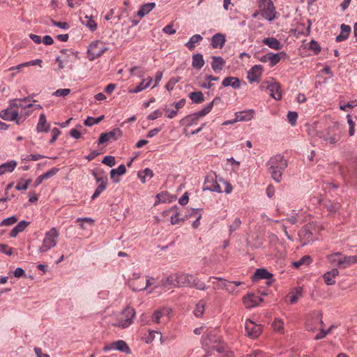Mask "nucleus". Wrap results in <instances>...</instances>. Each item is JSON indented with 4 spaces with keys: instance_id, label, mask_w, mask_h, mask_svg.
I'll return each mask as SVG.
<instances>
[{
    "instance_id": "obj_39",
    "label": "nucleus",
    "mask_w": 357,
    "mask_h": 357,
    "mask_svg": "<svg viewBox=\"0 0 357 357\" xmlns=\"http://www.w3.org/2000/svg\"><path fill=\"white\" fill-rule=\"evenodd\" d=\"M178 208L176 206H174L172 207L169 210V213H172L171 215V222L172 225H176L180 222L181 220H182V218H179L180 213L178 211Z\"/></svg>"
},
{
    "instance_id": "obj_33",
    "label": "nucleus",
    "mask_w": 357,
    "mask_h": 357,
    "mask_svg": "<svg viewBox=\"0 0 357 357\" xmlns=\"http://www.w3.org/2000/svg\"><path fill=\"white\" fill-rule=\"evenodd\" d=\"M222 84L225 87L231 86L234 89H238L240 87V81L236 77H227L223 79Z\"/></svg>"
},
{
    "instance_id": "obj_37",
    "label": "nucleus",
    "mask_w": 357,
    "mask_h": 357,
    "mask_svg": "<svg viewBox=\"0 0 357 357\" xmlns=\"http://www.w3.org/2000/svg\"><path fill=\"white\" fill-rule=\"evenodd\" d=\"M36 129L38 132H48L49 126L47 125L46 117L44 114L40 115Z\"/></svg>"
},
{
    "instance_id": "obj_28",
    "label": "nucleus",
    "mask_w": 357,
    "mask_h": 357,
    "mask_svg": "<svg viewBox=\"0 0 357 357\" xmlns=\"http://www.w3.org/2000/svg\"><path fill=\"white\" fill-rule=\"evenodd\" d=\"M152 80L153 79L151 77H148L146 79H144L137 87L134 89H129V93H139L146 89L151 85Z\"/></svg>"
},
{
    "instance_id": "obj_29",
    "label": "nucleus",
    "mask_w": 357,
    "mask_h": 357,
    "mask_svg": "<svg viewBox=\"0 0 357 357\" xmlns=\"http://www.w3.org/2000/svg\"><path fill=\"white\" fill-rule=\"evenodd\" d=\"M211 67L215 73L221 71L225 64V61L220 56H213Z\"/></svg>"
},
{
    "instance_id": "obj_54",
    "label": "nucleus",
    "mask_w": 357,
    "mask_h": 357,
    "mask_svg": "<svg viewBox=\"0 0 357 357\" xmlns=\"http://www.w3.org/2000/svg\"><path fill=\"white\" fill-rule=\"evenodd\" d=\"M241 221L239 218H235L233 222L229 225V234H232L234 231L238 229L241 227Z\"/></svg>"
},
{
    "instance_id": "obj_53",
    "label": "nucleus",
    "mask_w": 357,
    "mask_h": 357,
    "mask_svg": "<svg viewBox=\"0 0 357 357\" xmlns=\"http://www.w3.org/2000/svg\"><path fill=\"white\" fill-rule=\"evenodd\" d=\"M76 222L79 223L82 229H86L85 224H89L91 226L93 225V220L90 218H77Z\"/></svg>"
},
{
    "instance_id": "obj_6",
    "label": "nucleus",
    "mask_w": 357,
    "mask_h": 357,
    "mask_svg": "<svg viewBox=\"0 0 357 357\" xmlns=\"http://www.w3.org/2000/svg\"><path fill=\"white\" fill-rule=\"evenodd\" d=\"M59 236V233L55 227H52L50 230L46 231L43 243L39 248L40 252H46L54 248L57 244Z\"/></svg>"
},
{
    "instance_id": "obj_18",
    "label": "nucleus",
    "mask_w": 357,
    "mask_h": 357,
    "mask_svg": "<svg viewBox=\"0 0 357 357\" xmlns=\"http://www.w3.org/2000/svg\"><path fill=\"white\" fill-rule=\"evenodd\" d=\"M74 56V54L69 50H61L60 55L56 57V61L58 63L59 69H63L68 63L69 59Z\"/></svg>"
},
{
    "instance_id": "obj_3",
    "label": "nucleus",
    "mask_w": 357,
    "mask_h": 357,
    "mask_svg": "<svg viewBox=\"0 0 357 357\" xmlns=\"http://www.w3.org/2000/svg\"><path fill=\"white\" fill-rule=\"evenodd\" d=\"M287 165V161L280 154L271 157L267 162L268 173L278 183L282 181V174Z\"/></svg>"
},
{
    "instance_id": "obj_30",
    "label": "nucleus",
    "mask_w": 357,
    "mask_h": 357,
    "mask_svg": "<svg viewBox=\"0 0 357 357\" xmlns=\"http://www.w3.org/2000/svg\"><path fill=\"white\" fill-rule=\"evenodd\" d=\"M339 271L337 268H333L331 271L326 273L324 275L325 282L328 285L333 284L335 282V278L338 275Z\"/></svg>"
},
{
    "instance_id": "obj_52",
    "label": "nucleus",
    "mask_w": 357,
    "mask_h": 357,
    "mask_svg": "<svg viewBox=\"0 0 357 357\" xmlns=\"http://www.w3.org/2000/svg\"><path fill=\"white\" fill-rule=\"evenodd\" d=\"M347 123L349 124V136H353L355 134V122L351 119V116L350 114L347 115Z\"/></svg>"
},
{
    "instance_id": "obj_7",
    "label": "nucleus",
    "mask_w": 357,
    "mask_h": 357,
    "mask_svg": "<svg viewBox=\"0 0 357 357\" xmlns=\"http://www.w3.org/2000/svg\"><path fill=\"white\" fill-rule=\"evenodd\" d=\"M220 100L219 98H215L211 102L207 105L203 109L199 111L195 114L186 116L182 119L183 123H185L187 126H192L194 124H197L199 119L206 114H208L212 109L213 105Z\"/></svg>"
},
{
    "instance_id": "obj_57",
    "label": "nucleus",
    "mask_w": 357,
    "mask_h": 357,
    "mask_svg": "<svg viewBox=\"0 0 357 357\" xmlns=\"http://www.w3.org/2000/svg\"><path fill=\"white\" fill-rule=\"evenodd\" d=\"M70 93V89H59L53 93V96L57 97H66Z\"/></svg>"
},
{
    "instance_id": "obj_50",
    "label": "nucleus",
    "mask_w": 357,
    "mask_h": 357,
    "mask_svg": "<svg viewBox=\"0 0 357 357\" xmlns=\"http://www.w3.org/2000/svg\"><path fill=\"white\" fill-rule=\"evenodd\" d=\"M204 302L202 301H200L197 305L196 307L194 310V314L197 317H200L204 312Z\"/></svg>"
},
{
    "instance_id": "obj_58",
    "label": "nucleus",
    "mask_w": 357,
    "mask_h": 357,
    "mask_svg": "<svg viewBox=\"0 0 357 357\" xmlns=\"http://www.w3.org/2000/svg\"><path fill=\"white\" fill-rule=\"evenodd\" d=\"M17 222V218L15 216H12L4 219L1 222V226H11Z\"/></svg>"
},
{
    "instance_id": "obj_20",
    "label": "nucleus",
    "mask_w": 357,
    "mask_h": 357,
    "mask_svg": "<svg viewBox=\"0 0 357 357\" xmlns=\"http://www.w3.org/2000/svg\"><path fill=\"white\" fill-rule=\"evenodd\" d=\"M263 68L260 65L254 66L248 73V79L250 82H259L261 76Z\"/></svg>"
},
{
    "instance_id": "obj_38",
    "label": "nucleus",
    "mask_w": 357,
    "mask_h": 357,
    "mask_svg": "<svg viewBox=\"0 0 357 357\" xmlns=\"http://www.w3.org/2000/svg\"><path fill=\"white\" fill-rule=\"evenodd\" d=\"M286 54L284 52H280L278 54H274L273 52H269V64L270 66L273 67L278 64L282 56H284Z\"/></svg>"
},
{
    "instance_id": "obj_31",
    "label": "nucleus",
    "mask_w": 357,
    "mask_h": 357,
    "mask_svg": "<svg viewBox=\"0 0 357 357\" xmlns=\"http://www.w3.org/2000/svg\"><path fill=\"white\" fill-rule=\"evenodd\" d=\"M29 225V222L22 220L10 232V236L11 237H16L17 234L20 232H22L26 227Z\"/></svg>"
},
{
    "instance_id": "obj_11",
    "label": "nucleus",
    "mask_w": 357,
    "mask_h": 357,
    "mask_svg": "<svg viewBox=\"0 0 357 357\" xmlns=\"http://www.w3.org/2000/svg\"><path fill=\"white\" fill-rule=\"evenodd\" d=\"M261 89H266L268 91L270 96L275 100L282 98V91L279 83L273 80L264 81L260 86Z\"/></svg>"
},
{
    "instance_id": "obj_49",
    "label": "nucleus",
    "mask_w": 357,
    "mask_h": 357,
    "mask_svg": "<svg viewBox=\"0 0 357 357\" xmlns=\"http://www.w3.org/2000/svg\"><path fill=\"white\" fill-rule=\"evenodd\" d=\"M31 182V179L25 180V179L22 178L17 182V183L15 186V188L17 190H25L28 188V186Z\"/></svg>"
},
{
    "instance_id": "obj_19",
    "label": "nucleus",
    "mask_w": 357,
    "mask_h": 357,
    "mask_svg": "<svg viewBox=\"0 0 357 357\" xmlns=\"http://www.w3.org/2000/svg\"><path fill=\"white\" fill-rule=\"evenodd\" d=\"M121 136V131L119 128L114 129L110 132L102 133L98 139L99 144H104L110 139H117Z\"/></svg>"
},
{
    "instance_id": "obj_47",
    "label": "nucleus",
    "mask_w": 357,
    "mask_h": 357,
    "mask_svg": "<svg viewBox=\"0 0 357 357\" xmlns=\"http://www.w3.org/2000/svg\"><path fill=\"white\" fill-rule=\"evenodd\" d=\"M312 262V259L309 255L303 256L300 260L293 263L294 268H299L302 265H308Z\"/></svg>"
},
{
    "instance_id": "obj_44",
    "label": "nucleus",
    "mask_w": 357,
    "mask_h": 357,
    "mask_svg": "<svg viewBox=\"0 0 357 357\" xmlns=\"http://www.w3.org/2000/svg\"><path fill=\"white\" fill-rule=\"evenodd\" d=\"M107 181L103 180L102 183H100L98 186L96 188L93 195L91 197L92 199H96L97 197L100 196V195L107 188Z\"/></svg>"
},
{
    "instance_id": "obj_17",
    "label": "nucleus",
    "mask_w": 357,
    "mask_h": 357,
    "mask_svg": "<svg viewBox=\"0 0 357 357\" xmlns=\"http://www.w3.org/2000/svg\"><path fill=\"white\" fill-rule=\"evenodd\" d=\"M102 350L104 351H108L110 350H117L126 354H130V349L127 343L123 340H117L112 343L105 345Z\"/></svg>"
},
{
    "instance_id": "obj_12",
    "label": "nucleus",
    "mask_w": 357,
    "mask_h": 357,
    "mask_svg": "<svg viewBox=\"0 0 357 357\" xmlns=\"http://www.w3.org/2000/svg\"><path fill=\"white\" fill-rule=\"evenodd\" d=\"M260 291H251L248 293L243 298V302L247 308L254 307L258 305L260 302L262 301L261 296H267L268 294L264 292L261 295H259Z\"/></svg>"
},
{
    "instance_id": "obj_1",
    "label": "nucleus",
    "mask_w": 357,
    "mask_h": 357,
    "mask_svg": "<svg viewBox=\"0 0 357 357\" xmlns=\"http://www.w3.org/2000/svg\"><path fill=\"white\" fill-rule=\"evenodd\" d=\"M151 287L154 289L160 287L165 289L190 288L197 290H204L206 288L205 284L202 282L195 276L188 274L170 275L161 286L156 284L155 278H147L144 289Z\"/></svg>"
},
{
    "instance_id": "obj_21",
    "label": "nucleus",
    "mask_w": 357,
    "mask_h": 357,
    "mask_svg": "<svg viewBox=\"0 0 357 357\" xmlns=\"http://www.w3.org/2000/svg\"><path fill=\"white\" fill-rule=\"evenodd\" d=\"M273 275L264 268L257 269L254 275L253 280L257 281L261 279L267 280L266 284H270L272 282Z\"/></svg>"
},
{
    "instance_id": "obj_48",
    "label": "nucleus",
    "mask_w": 357,
    "mask_h": 357,
    "mask_svg": "<svg viewBox=\"0 0 357 357\" xmlns=\"http://www.w3.org/2000/svg\"><path fill=\"white\" fill-rule=\"evenodd\" d=\"M17 101L19 102L18 103L17 102V109L19 111V109H21L20 111H22V112H24L26 110L25 103L26 102H36V100H32L30 96H28L24 99H17Z\"/></svg>"
},
{
    "instance_id": "obj_25",
    "label": "nucleus",
    "mask_w": 357,
    "mask_h": 357,
    "mask_svg": "<svg viewBox=\"0 0 357 357\" xmlns=\"http://www.w3.org/2000/svg\"><path fill=\"white\" fill-rule=\"evenodd\" d=\"M262 42L264 45L274 50H280L283 47L282 44L277 38L273 37L265 38L263 39Z\"/></svg>"
},
{
    "instance_id": "obj_42",
    "label": "nucleus",
    "mask_w": 357,
    "mask_h": 357,
    "mask_svg": "<svg viewBox=\"0 0 357 357\" xmlns=\"http://www.w3.org/2000/svg\"><path fill=\"white\" fill-rule=\"evenodd\" d=\"M189 98L195 103H202L204 101V95L201 91L191 92Z\"/></svg>"
},
{
    "instance_id": "obj_22",
    "label": "nucleus",
    "mask_w": 357,
    "mask_h": 357,
    "mask_svg": "<svg viewBox=\"0 0 357 357\" xmlns=\"http://www.w3.org/2000/svg\"><path fill=\"white\" fill-rule=\"evenodd\" d=\"M357 264V255L343 256L342 260L338 261V267L340 268H346L350 266Z\"/></svg>"
},
{
    "instance_id": "obj_5",
    "label": "nucleus",
    "mask_w": 357,
    "mask_h": 357,
    "mask_svg": "<svg viewBox=\"0 0 357 357\" xmlns=\"http://www.w3.org/2000/svg\"><path fill=\"white\" fill-rule=\"evenodd\" d=\"M202 344L219 353L226 351L225 346L221 343V339L217 336L214 331H210L202 337Z\"/></svg>"
},
{
    "instance_id": "obj_40",
    "label": "nucleus",
    "mask_w": 357,
    "mask_h": 357,
    "mask_svg": "<svg viewBox=\"0 0 357 357\" xmlns=\"http://www.w3.org/2000/svg\"><path fill=\"white\" fill-rule=\"evenodd\" d=\"M204 64L203 56L201 54H197L192 56V66L197 69H201Z\"/></svg>"
},
{
    "instance_id": "obj_56",
    "label": "nucleus",
    "mask_w": 357,
    "mask_h": 357,
    "mask_svg": "<svg viewBox=\"0 0 357 357\" xmlns=\"http://www.w3.org/2000/svg\"><path fill=\"white\" fill-rule=\"evenodd\" d=\"M132 75H135L139 77H142L144 75V71L141 67L135 66L130 69Z\"/></svg>"
},
{
    "instance_id": "obj_14",
    "label": "nucleus",
    "mask_w": 357,
    "mask_h": 357,
    "mask_svg": "<svg viewBox=\"0 0 357 357\" xmlns=\"http://www.w3.org/2000/svg\"><path fill=\"white\" fill-rule=\"evenodd\" d=\"M17 108V102L11 103L8 108L0 112V117L6 121H16V123L20 124L19 112Z\"/></svg>"
},
{
    "instance_id": "obj_24",
    "label": "nucleus",
    "mask_w": 357,
    "mask_h": 357,
    "mask_svg": "<svg viewBox=\"0 0 357 357\" xmlns=\"http://www.w3.org/2000/svg\"><path fill=\"white\" fill-rule=\"evenodd\" d=\"M351 31V28L349 25L342 24L340 26V33L337 36L335 40L336 42H342L346 40Z\"/></svg>"
},
{
    "instance_id": "obj_41",
    "label": "nucleus",
    "mask_w": 357,
    "mask_h": 357,
    "mask_svg": "<svg viewBox=\"0 0 357 357\" xmlns=\"http://www.w3.org/2000/svg\"><path fill=\"white\" fill-rule=\"evenodd\" d=\"M83 24L86 25L91 31H94L97 29V24L89 16L86 15L84 18H81Z\"/></svg>"
},
{
    "instance_id": "obj_34",
    "label": "nucleus",
    "mask_w": 357,
    "mask_h": 357,
    "mask_svg": "<svg viewBox=\"0 0 357 357\" xmlns=\"http://www.w3.org/2000/svg\"><path fill=\"white\" fill-rule=\"evenodd\" d=\"M155 7V3H148L141 6L137 12V16L140 18L149 13Z\"/></svg>"
},
{
    "instance_id": "obj_46",
    "label": "nucleus",
    "mask_w": 357,
    "mask_h": 357,
    "mask_svg": "<svg viewBox=\"0 0 357 357\" xmlns=\"http://www.w3.org/2000/svg\"><path fill=\"white\" fill-rule=\"evenodd\" d=\"M126 167L123 165H119L116 169H112L110 172V177L112 179H113L114 181H118V180H114V176L116 174L118 175H123L126 173Z\"/></svg>"
},
{
    "instance_id": "obj_10",
    "label": "nucleus",
    "mask_w": 357,
    "mask_h": 357,
    "mask_svg": "<svg viewBox=\"0 0 357 357\" xmlns=\"http://www.w3.org/2000/svg\"><path fill=\"white\" fill-rule=\"evenodd\" d=\"M322 313L319 310L313 311L307 318L305 326L308 331H314L321 326H324Z\"/></svg>"
},
{
    "instance_id": "obj_27",
    "label": "nucleus",
    "mask_w": 357,
    "mask_h": 357,
    "mask_svg": "<svg viewBox=\"0 0 357 357\" xmlns=\"http://www.w3.org/2000/svg\"><path fill=\"white\" fill-rule=\"evenodd\" d=\"M225 37L222 33H216L211 38V45L213 48H222L225 43Z\"/></svg>"
},
{
    "instance_id": "obj_61",
    "label": "nucleus",
    "mask_w": 357,
    "mask_h": 357,
    "mask_svg": "<svg viewBox=\"0 0 357 357\" xmlns=\"http://www.w3.org/2000/svg\"><path fill=\"white\" fill-rule=\"evenodd\" d=\"M102 163L109 167H113L116 164L115 158L114 156L107 155L103 158Z\"/></svg>"
},
{
    "instance_id": "obj_16",
    "label": "nucleus",
    "mask_w": 357,
    "mask_h": 357,
    "mask_svg": "<svg viewBox=\"0 0 357 357\" xmlns=\"http://www.w3.org/2000/svg\"><path fill=\"white\" fill-rule=\"evenodd\" d=\"M245 328L247 335L251 339L257 338L262 332L261 325L257 324L249 319L245 321Z\"/></svg>"
},
{
    "instance_id": "obj_15",
    "label": "nucleus",
    "mask_w": 357,
    "mask_h": 357,
    "mask_svg": "<svg viewBox=\"0 0 357 357\" xmlns=\"http://www.w3.org/2000/svg\"><path fill=\"white\" fill-rule=\"evenodd\" d=\"M210 282L213 284V287H207V288H213L214 289H226L227 290L231 289H233L235 287H238L240 283L236 282H228L227 280H222L221 278H212L210 279Z\"/></svg>"
},
{
    "instance_id": "obj_45",
    "label": "nucleus",
    "mask_w": 357,
    "mask_h": 357,
    "mask_svg": "<svg viewBox=\"0 0 357 357\" xmlns=\"http://www.w3.org/2000/svg\"><path fill=\"white\" fill-rule=\"evenodd\" d=\"M284 323L281 319L275 318L272 324L273 330L278 333H282L284 331Z\"/></svg>"
},
{
    "instance_id": "obj_51",
    "label": "nucleus",
    "mask_w": 357,
    "mask_h": 357,
    "mask_svg": "<svg viewBox=\"0 0 357 357\" xmlns=\"http://www.w3.org/2000/svg\"><path fill=\"white\" fill-rule=\"evenodd\" d=\"M103 119H104L103 115H102L96 119L93 118V117H88L84 121V125L86 126H91L93 125L99 123Z\"/></svg>"
},
{
    "instance_id": "obj_60",
    "label": "nucleus",
    "mask_w": 357,
    "mask_h": 357,
    "mask_svg": "<svg viewBox=\"0 0 357 357\" xmlns=\"http://www.w3.org/2000/svg\"><path fill=\"white\" fill-rule=\"evenodd\" d=\"M298 118V114L296 112H289L287 114V119L289 123L291 126H294L296 124V120Z\"/></svg>"
},
{
    "instance_id": "obj_2",
    "label": "nucleus",
    "mask_w": 357,
    "mask_h": 357,
    "mask_svg": "<svg viewBox=\"0 0 357 357\" xmlns=\"http://www.w3.org/2000/svg\"><path fill=\"white\" fill-rule=\"evenodd\" d=\"M203 190L218 193L225 192L227 194H230L233 190V187L229 181L221 177L218 178L215 173L211 172L205 178Z\"/></svg>"
},
{
    "instance_id": "obj_4",
    "label": "nucleus",
    "mask_w": 357,
    "mask_h": 357,
    "mask_svg": "<svg viewBox=\"0 0 357 357\" xmlns=\"http://www.w3.org/2000/svg\"><path fill=\"white\" fill-rule=\"evenodd\" d=\"M135 314V310L130 306H128L116 315L112 324L115 327H118L122 329L126 328L133 323Z\"/></svg>"
},
{
    "instance_id": "obj_43",
    "label": "nucleus",
    "mask_w": 357,
    "mask_h": 357,
    "mask_svg": "<svg viewBox=\"0 0 357 357\" xmlns=\"http://www.w3.org/2000/svg\"><path fill=\"white\" fill-rule=\"evenodd\" d=\"M342 255L337 252L328 255L327 259L331 264L338 267V261L342 260Z\"/></svg>"
},
{
    "instance_id": "obj_9",
    "label": "nucleus",
    "mask_w": 357,
    "mask_h": 357,
    "mask_svg": "<svg viewBox=\"0 0 357 357\" xmlns=\"http://www.w3.org/2000/svg\"><path fill=\"white\" fill-rule=\"evenodd\" d=\"M259 9L261 16L268 21L275 18V8L271 0H261L259 2Z\"/></svg>"
},
{
    "instance_id": "obj_63",
    "label": "nucleus",
    "mask_w": 357,
    "mask_h": 357,
    "mask_svg": "<svg viewBox=\"0 0 357 357\" xmlns=\"http://www.w3.org/2000/svg\"><path fill=\"white\" fill-rule=\"evenodd\" d=\"M357 105V100H353L346 105H340V109L342 111H347L348 108L351 109Z\"/></svg>"
},
{
    "instance_id": "obj_32",
    "label": "nucleus",
    "mask_w": 357,
    "mask_h": 357,
    "mask_svg": "<svg viewBox=\"0 0 357 357\" xmlns=\"http://www.w3.org/2000/svg\"><path fill=\"white\" fill-rule=\"evenodd\" d=\"M203 40V37L199 34L192 36L189 41L185 43V47L190 51L193 50L196 45Z\"/></svg>"
},
{
    "instance_id": "obj_55",
    "label": "nucleus",
    "mask_w": 357,
    "mask_h": 357,
    "mask_svg": "<svg viewBox=\"0 0 357 357\" xmlns=\"http://www.w3.org/2000/svg\"><path fill=\"white\" fill-rule=\"evenodd\" d=\"M193 214H195V215H197L196 217V220L192 222V227L194 228H197L199 226V220L201 219L202 218V214L199 211V209H192V214L191 215H192Z\"/></svg>"
},
{
    "instance_id": "obj_64",
    "label": "nucleus",
    "mask_w": 357,
    "mask_h": 357,
    "mask_svg": "<svg viewBox=\"0 0 357 357\" xmlns=\"http://www.w3.org/2000/svg\"><path fill=\"white\" fill-rule=\"evenodd\" d=\"M162 115V112L159 109H156L154 112H153L152 113H151L148 116L147 119L149 120H155V119L160 117Z\"/></svg>"
},
{
    "instance_id": "obj_35",
    "label": "nucleus",
    "mask_w": 357,
    "mask_h": 357,
    "mask_svg": "<svg viewBox=\"0 0 357 357\" xmlns=\"http://www.w3.org/2000/svg\"><path fill=\"white\" fill-rule=\"evenodd\" d=\"M16 165L17 162L15 160H11L0 165V175L6 172H12L16 167Z\"/></svg>"
},
{
    "instance_id": "obj_59",
    "label": "nucleus",
    "mask_w": 357,
    "mask_h": 357,
    "mask_svg": "<svg viewBox=\"0 0 357 357\" xmlns=\"http://www.w3.org/2000/svg\"><path fill=\"white\" fill-rule=\"evenodd\" d=\"M0 252L10 256L13 253V249L10 248L8 245L0 244Z\"/></svg>"
},
{
    "instance_id": "obj_26",
    "label": "nucleus",
    "mask_w": 357,
    "mask_h": 357,
    "mask_svg": "<svg viewBox=\"0 0 357 357\" xmlns=\"http://www.w3.org/2000/svg\"><path fill=\"white\" fill-rule=\"evenodd\" d=\"M254 111L248 110L235 113L234 121H248L254 118Z\"/></svg>"
},
{
    "instance_id": "obj_13",
    "label": "nucleus",
    "mask_w": 357,
    "mask_h": 357,
    "mask_svg": "<svg viewBox=\"0 0 357 357\" xmlns=\"http://www.w3.org/2000/svg\"><path fill=\"white\" fill-rule=\"evenodd\" d=\"M108 50L105 44L101 41L97 40L91 43L88 49V53L91 56V60H93Z\"/></svg>"
},
{
    "instance_id": "obj_8",
    "label": "nucleus",
    "mask_w": 357,
    "mask_h": 357,
    "mask_svg": "<svg viewBox=\"0 0 357 357\" xmlns=\"http://www.w3.org/2000/svg\"><path fill=\"white\" fill-rule=\"evenodd\" d=\"M344 126L338 122H334L327 131L324 139L330 144H335L340 140L342 136Z\"/></svg>"
},
{
    "instance_id": "obj_62",
    "label": "nucleus",
    "mask_w": 357,
    "mask_h": 357,
    "mask_svg": "<svg viewBox=\"0 0 357 357\" xmlns=\"http://www.w3.org/2000/svg\"><path fill=\"white\" fill-rule=\"evenodd\" d=\"M331 332V328H328V330H324L323 327L320 328V331L319 333L316 335L314 337V339L318 340L324 338L326 335H328Z\"/></svg>"
},
{
    "instance_id": "obj_23",
    "label": "nucleus",
    "mask_w": 357,
    "mask_h": 357,
    "mask_svg": "<svg viewBox=\"0 0 357 357\" xmlns=\"http://www.w3.org/2000/svg\"><path fill=\"white\" fill-rule=\"evenodd\" d=\"M172 312V310L167 307H163L154 311L151 317L152 321L155 324L160 322V319L164 316H168Z\"/></svg>"
},
{
    "instance_id": "obj_36",
    "label": "nucleus",
    "mask_w": 357,
    "mask_h": 357,
    "mask_svg": "<svg viewBox=\"0 0 357 357\" xmlns=\"http://www.w3.org/2000/svg\"><path fill=\"white\" fill-rule=\"evenodd\" d=\"M303 291H290L285 298V302L291 304L296 303L303 296Z\"/></svg>"
}]
</instances>
